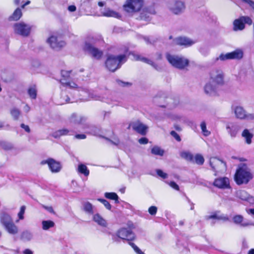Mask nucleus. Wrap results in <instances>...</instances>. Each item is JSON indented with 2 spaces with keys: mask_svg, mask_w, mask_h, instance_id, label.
<instances>
[{
  "mask_svg": "<svg viewBox=\"0 0 254 254\" xmlns=\"http://www.w3.org/2000/svg\"><path fill=\"white\" fill-rule=\"evenodd\" d=\"M236 196L242 200L246 201L252 204H254V196L250 195L244 190H239L237 191Z\"/></svg>",
  "mask_w": 254,
  "mask_h": 254,
  "instance_id": "a211bd4d",
  "label": "nucleus"
},
{
  "mask_svg": "<svg viewBox=\"0 0 254 254\" xmlns=\"http://www.w3.org/2000/svg\"><path fill=\"white\" fill-rule=\"evenodd\" d=\"M10 113L13 119L15 120H17L20 114V112L18 109L13 108L11 110Z\"/></svg>",
  "mask_w": 254,
  "mask_h": 254,
  "instance_id": "37998d69",
  "label": "nucleus"
},
{
  "mask_svg": "<svg viewBox=\"0 0 254 254\" xmlns=\"http://www.w3.org/2000/svg\"><path fill=\"white\" fill-rule=\"evenodd\" d=\"M42 164H47L51 171L53 173H57L60 171L61 166L60 164L55 160L50 158L42 161Z\"/></svg>",
  "mask_w": 254,
  "mask_h": 254,
  "instance_id": "f3484780",
  "label": "nucleus"
},
{
  "mask_svg": "<svg viewBox=\"0 0 254 254\" xmlns=\"http://www.w3.org/2000/svg\"><path fill=\"white\" fill-rule=\"evenodd\" d=\"M168 6L175 14L182 12L185 8V3L183 1H169Z\"/></svg>",
  "mask_w": 254,
  "mask_h": 254,
  "instance_id": "4468645a",
  "label": "nucleus"
},
{
  "mask_svg": "<svg viewBox=\"0 0 254 254\" xmlns=\"http://www.w3.org/2000/svg\"><path fill=\"white\" fill-rule=\"evenodd\" d=\"M13 221L11 217L7 213H2L0 215V222L4 226Z\"/></svg>",
  "mask_w": 254,
  "mask_h": 254,
  "instance_id": "cd10ccee",
  "label": "nucleus"
},
{
  "mask_svg": "<svg viewBox=\"0 0 254 254\" xmlns=\"http://www.w3.org/2000/svg\"><path fill=\"white\" fill-rule=\"evenodd\" d=\"M3 227L7 233L10 234L15 235L18 232V228L13 221L4 226Z\"/></svg>",
  "mask_w": 254,
  "mask_h": 254,
  "instance_id": "393cba45",
  "label": "nucleus"
},
{
  "mask_svg": "<svg viewBox=\"0 0 254 254\" xmlns=\"http://www.w3.org/2000/svg\"><path fill=\"white\" fill-rule=\"evenodd\" d=\"M252 23L253 20L250 17L243 16L234 20L233 29L234 31L242 30L245 27V24L251 25Z\"/></svg>",
  "mask_w": 254,
  "mask_h": 254,
  "instance_id": "39448f33",
  "label": "nucleus"
},
{
  "mask_svg": "<svg viewBox=\"0 0 254 254\" xmlns=\"http://www.w3.org/2000/svg\"><path fill=\"white\" fill-rule=\"evenodd\" d=\"M247 213L253 216H254V208L246 209Z\"/></svg>",
  "mask_w": 254,
  "mask_h": 254,
  "instance_id": "680f3d73",
  "label": "nucleus"
},
{
  "mask_svg": "<svg viewBox=\"0 0 254 254\" xmlns=\"http://www.w3.org/2000/svg\"><path fill=\"white\" fill-rule=\"evenodd\" d=\"M24 110L26 112H28L30 110V108L28 105H26L24 107Z\"/></svg>",
  "mask_w": 254,
  "mask_h": 254,
  "instance_id": "774afa93",
  "label": "nucleus"
},
{
  "mask_svg": "<svg viewBox=\"0 0 254 254\" xmlns=\"http://www.w3.org/2000/svg\"><path fill=\"white\" fill-rule=\"evenodd\" d=\"M13 27L15 33L23 36H28L31 30L30 26L22 22L15 23Z\"/></svg>",
  "mask_w": 254,
  "mask_h": 254,
  "instance_id": "423d86ee",
  "label": "nucleus"
},
{
  "mask_svg": "<svg viewBox=\"0 0 254 254\" xmlns=\"http://www.w3.org/2000/svg\"><path fill=\"white\" fill-rule=\"evenodd\" d=\"M83 209L88 213L92 214L93 213V206L91 203L89 202H85L83 203Z\"/></svg>",
  "mask_w": 254,
  "mask_h": 254,
  "instance_id": "e433bc0d",
  "label": "nucleus"
},
{
  "mask_svg": "<svg viewBox=\"0 0 254 254\" xmlns=\"http://www.w3.org/2000/svg\"><path fill=\"white\" fill-rule=\"evenodd\" d=\"M252 175L245 165L239 168L235 175V180L238 185L248 183Z\"/></svg>",
  "mask_w": 254,
  "mask_h": 254,
  "instance_id": "7ed1b4c3",
  "label": "nucleus"
},
{
  "mask_svg": "<svg viewBox=\"0 0 254 254\" xmlns=\"http://www.w3.org/2000/svg\"><path fill=\"white\" fill-rule=\"evenodd\" d=\"M28 94L31 99H35L36 98L37 88L35 85H32L29 87Z\"/></svg>",
  "mask_w": 254,
  "mask_h": 254,
  "instance_id": "473e14b6",
  "label": "nucleus"
},
{
  "mask_svg": "<svg viewBox=\"0 0 254 254\" xmlns=\"http://www.w3.org/2000/svg\"><path fill=\"white\" fill-rule=\"evenodd\" d=\"M86 136L84 134H78L75 135V138L78 139H85Z\"/></svg>",
  "mask_w": 254,
  "mask_h": 254,
  "instance_id": "4d7b16f0",
  "label": "nucleus"
},
{
  "mask_svg": "<svg viewBox=\"0 0 254 254\" xmlns=\"http://www.w3.org/2000/svg\"><path fill=\"white\" fill-rule=\"evenodd\" d=\"M69 103V98L66 95H64L63 94L61 97V101L60 102V104H64L66 103Z\"/></svg>",
  "mask_w": 254,
  "mask_h": 254,
  "instance_id": "09e8293b",
  "label": "nucleus"
},
{
  "mask_svg": "<svg viewBox=\"0 0 254 254\" xmlns=\"http://www.w3.org/2000/svg\"><path fill=\"white\" fill-rule=\"evenodd\" d=\"M176 42L179 45L189 47L195 43L196 42L185 37H180L176 39Z\"/></svg>",
  "mask_w": 254,
  "mask_h": 254,
  "instance_id": "aec40b11",
  "label": "nucleus"
},
{
  "mask_svg": "<svg viewBox=\"0 0 254 254\" xmlns=\"http://www.w3.org/2000/svg\"><path fill=\"white\" fill-rule=\"evenodd\" d=\"M104 196L107 199L114 200L116 203H119V196L115 192H105Z\"/></svg>",
  "mask_w": 254,
  "mask_h": 254,
  "instance_id": "72a5a7b5",
  "label": "nucleus"
},
{
  "mask_svg": "<svg viewBox=\"0 0 254 254\" xmlns=\"http://www.w3.org/2000/svg\"><path fill=\"white\" fill-rule=\"evenodd\" d=\"M213 185L222 189H226L230 188L229 179L227 177H220L216 179L214 182Z\"/></svg>",
  "mask_w": 254,
  "mask_h": 254,
  "instance_id": "dca6fc26",
  "label": "nucleus"
},
{
  "mask_svg": "<svg viewBox=\"0 0 254 254\" xmlns=\"http://www.w3.org/2000/svg\"><path fill=\"white\" fill-rule=\"evenodd\" d=\"M243 56V52L240 49H237L234 51L228 53L226 54H221L217 58V60L225 61L231 59H240Z\"/></svg>",
  "mask_w": 254,
  "mask_h": 254,
  "instance_id": "ddd939ff",
  "label": "nucleus"
},
{
  "mask_svg": "<svg viewBox=\"0 0 254 254\" xmlns=\"http://www.w3.org/2000/svg\"><path fill=\"white\" fill-rule=\"evenodd\" d=\"M47 43L50 47L56 50H59L66 45L65 41L60 36H51L47 39Z\"/></svg>",
  "mask_w": 254,
  "mask_h": 254,
  "instance_id": "0eeeda50",
  "label": "nucleus"
},
{
  "mask_svg": "<svg viewBox=\"0 0 254 254\" xmlns=\"http://www.w3.org/2000/svg\"><path fill=\"white\" fill-rule=\"evenodd\" d=\"M210 165L212 169L216 172H222L226 170V163L217 158H211Z\"/></svg>",
  "mask_w": 254,
  "mask_h": 254,
  "instance_id": "9d476101",
  "label": "nucleus"
},
{
  "mask_svg": "<svg viewBox=\"0 0 254 254\" xmlns=\"http://www.w3.org/2000/svg\"><path fill=\"white\" fill-rule=\"evenodd\" d=\"M117 236L122 239L128 241L132 240L135 238V235L132 231L125 228L119 229L117 232Z\"/></svg>",
  "mask_w": 254,
  "mask_h": 254,
  "instance_id": "2eb2a0df",
  "label": "nucleus"
},
{
  "mask_svg": "<svg viewBox=\"0 0 254 254\" xmlns=\"http://www.w3.org/2000/svg\"><path fill=\"white\" fill-rule=\"evenodd\" d=\"M101 13L103 16L106 17H113L115 18H120L121 17L119 13L109 8L101 9Z\"/></svg>",
  "mask_w": 254,
  "mask_h": 254,
  "instance_id": "5701e85b",
  "label": "nucleus"
},
{
  "mask_svg": "<svg viewBox=\"0 0 254 254\" xmlns=\"http://www.w3.org/2000/svg\"><path fill=\"white\" fill-rule=\"evenodd\" d=\"M157 211V207L155 206H151L148 209V212L152 215H155Z\"/></svg>",
  "mask_w": 254,
  "mask_h": 254,
  "instance_id": "8fccbe9b",
  "label": "nucleus"
},
{
  "mask_svg": "<svg viewBox=\"0 0 254 254\" xmlns=\"http://www.w3.org/2000/svg\"><path fill=\"white\" fill-rule=\"evenodd\" d=\"M156 173L159 177H161L163 179H165L167 178L168 175L166 173L163 172L161 170H157Z\"/></svg>",
  "mask_w": 254,
  "mask_h": 254,
  "instance_id": "3c124183",
  "label": "nucleus"
},
{
  "mask_svg": "<svg viewBox=\"0 0 254 254\" xmlns=\"http://www.w3.org/2000/svg\"><path fill=\"white\" fill-rule=\"evenodd\" d=\"M33 239V234L28 230L23 231L20 235V239L24 242L30 241Z\"/></svg>",
  "mask_w": 254,
  "mask_h": 254,
  "instance_id": "c756f323",
  "label": "nucleus"
},
{
  "mask_svg": "<svg viewBox=\"0 0 254 254\" xmlns=\"http://www.w3.org/2000/svg\"><path fill=\"white\" fill-rule=\"evenodd\" d=\"M23 253L24 254H33V252L31 250L28 249H25V250H24Z\"/></svg>",
  "mask_w": 254,
  "mask_h": 254,
  "instance_id": "69168bd1",
  "label": "nucleus"
},
{
  "mask_svg": "<svg viewBox=\"0 0 254 254\" xmlns=\"http://www.w3.org/2000/svg\"><path fill=\"white\" fill-rule=\"evenodd\" d=\"M169 185L172 188H173V189L176 190H179V186L174 182L172 181V182H170L169 183Z\"/></svg>",
  "mask_w": 254,
  "mask_h": 254,
  "instance_id": "5fc2aeb1",
  "label": "nucleus"
},
{
  "mask_svg": "<svg viewBox=\"0 0 254 254\" xmlns=\"http://www.w3.org/2000/svg\"><path fill=\"white\" fill-rule=\"evenodd\" d=\"M68 10L70 12H73L75 11L76 9V7L74 5H69L68 8Z\"/></svg>",
  "mask_w": 254,
  "mask_h": 254,
  "instance_id": "e2e57ef3",
  "label": "nucleus"
},
{
  "mask_svg": "<svg viewBox=\"0 0 254 254\" xmlns=\"http://www.w3.org/2000/svg\"><path fill=\"white\" fill-rule=\"evenodd\" d=\"M97 200L101 202L107 209L111 210V205L107 200L102 198H98Z\"/></svg>",
  "mask_w": 254,
  "mask_h": 254,
  "instance_id": "a18cd8bd",
  "label": "nucleus"
},
{
  "mask_svg": "<svg viewBox=\"0 0 254 254\" xmlns=\"http://www.w3.org/2000/svg\"><path fill=\"white\" fill-rule=\"evenodd\" d=\"M170 134L173 136L178 141H180L181 139L179 135L175 131H171Z\"/></svg>",
  "mask_w": 254,
  "mask_h": 254,
  "instance_id": "864d4df0",
  "label": "nucleus"
},
{
  "mask_svg": "<svg viewBox=\"0 0 254 254\" xmlns=\"http://www.w3.org/2000/svg\"><path fill=\"white\" fill-rule=\"evenodd\" d=\"M66 84L67 86H68L70 88H77V85L73 82L67 83Z\"/></svg>",
  "mask_w": 254,
  "mask_h": 254,
  "instance_id": "bf43d9fd",
  "label": "nucleus"
},
{
  "mask_svg": "<svg viewBox=\"0 0 254 254\" xmlns=\"http://www.w3.org/2000/svg\"><path fill=\"white\" fill-rule=\"evenodd\" d=\"M131 55L133 56L134 60L140 61L146 63L150 65H151L157 70H158L157 66L152 61L148 60L145 58L142 57L141 56L135 53H132Z\"/></svg>",
  "mask_w": 254,
  "mask_h": 254,
  "instance_id": "b1692460",
  "label": "nucleus"
},
{
  "mask_svg": "<svg viewBox=\"0 0 254 254\" xmlns=\"http://www.w3.org/2000/svg\"><path fill=\"white\" fill-rule=\"evenodd\" d=\"M193 161L198 165H202L204 163V159L203 156L200 154H197L194 158L193 157Z\"/></svg>",
  "mask_w": 254,
  "mask_h": 254,
  "instance_id": "79ce46f5",
  "label": "nucleus"
},
{
  "mask_svg": "<svg viewBox=\"0 0 254 254\" xmlns=\"http://www.w3.org/2000/svg\"><path fill=\"white\" fill-rule=\"evenodd\" d=\"M242 136L244 138L247 144H250L252 143V139L253 137V134L251 133L248 129H244L242 132Z\"/></svg>",
  "mask_w": 254,
  "mask_h": 254,
  "instance_id": "7c9ffc66",
  "label": "nucleus"
},
{
  "mask_svg": "<svg viewBox=\"0 0 254 254\" xmlns=\"http://www.w3.org/2000/svg\"><path fill=\"white\" fill-rule=\"evenodd\" d=\"M26 210V207L24 205H23L20 207V211L18 212L17 215L18 217V220H16V222H18L19 220H23L24 218V213Z\"/></svg>",
  "mask_w": 254,
  "mask_h": 254,
  "instance_id": "a19ab883",
  "label": "nucleus"
},
{
  "mask_svg": "<svg viewBox=\"0 0 254 254\" xmlns=\"http://www.w3.org/2000/svg\"><path fill=\"white\" fill-rule=\"evenodd\" d=\"M110 141L112 144L115 145H118L120 143V141L119 139H116L115 141L110 140Z\"/></svg>",
  "mask_w": 254,
  "mask_h": 254,
  "instance_id": "338daca9",
  "label": "nucleus"
},
{
  "mask_svg": "<svg viewBox=\"0 0 254 254\" xmlns=\"http://www.w3.org/2000/svg\"><path fill=\"white\" fill-rule=\"evenodd\" d=\"M86 118L77 114L73 113L69 118V122L72 125H80L83 123Z\"/></svg>",
  "mask_w": 254,
  "mask_h": 254,
  "instance_id": "412c9836",
  "label": "nucleus"
},
{
  "mask_svg": "<svg viewBox=\"0 0 254 254\" xmlns=\"http://www.w3.org/2000/svg\"><path fill=\"white\" fill-rule=\"evenodd\" d=\"M126 60L127 58L125 55L118 56H110L106 60V66L109 70L114 72L119 68Z\"/></svg>",
  "mask_w": 254,
  "mask_h": 254,
  "instance_id": "f03ea898",
  "label": "nucleus"
},
{
  "mask_svg": "<svg viewBox=\"0 0 254 254\" xmlns=\"http://www.w3.org/2000/svg\"><path fill=\"white\" fill-rule=\"evenodd\" d=\"M86 127H87V128H88V129L86 130L85 131V132L86 133H89V134H93V135H96L97 133V128L95 127L94 126H90L88 125H85Z\"/></svg>",
  "mask_w": 254,
  "mask_h": 254,
  "instance_id": "ea45409f",
  "label": "nucleus"
},
{
  "mask_svg": "<svg viewBox=\"0 0 254 254\" xmlns=\"http://www.w3.org/2000/svg\"><path fill=\"white\" fill-rule=\"evenodd\" d=\"M209 219H216L223 221H227L229 220L228 217L224 214H221L220 212H216L214 214L210 215L208 217Z\"/></svg>",
  "mask_w": 254,
  "mask_h": 254,
  "instance_id": "c85d7f7f",
  "label": "nucleus"
},
{
  "mask_svg": "<svg viewBox=\"0 0 254 254\" xmlns=\"http://www.w3.org/2000/svg\"><path fill=\"white\" fill-rule=\"evenodd\" d=\"M22 14L21 9L17 8L14 10L12 14L9 17L8 20L9 21H17L21 18Z\"/></svg>",
  "mask_w": 254,
  "mask_h": 254,
  "instance_id": "2f4dec72",
  "label": "nucleus"
},
{
  "mask_svg": "<svg viewBox=\"0 0 254 254\" xmlns=\"http://www.w3.org/2000/svg\"><path fill=\"white\" fill-rule=\"evenodd\" d=\"M44 208L51 213H54V210L52 206H44Z\"/></svg>",
  "mask_w": 254,
  "mask_h": 254,
  "instance_id": "0e129e2a",
  "label": "nucleus"
},
{
  "mask_svg": "<svg viewBox=\"0 0 254 254\" xmlns=\"http://www.w3.org/2000/svg\"><path fill=\"white\" fill-rule=\"evenodd\" d=\"M1 147L5 150H9L12 148V146L11 144L7 143L6 142H2L1 143Z\"/></svg>",
  "mask_w": 254,
  "mask_h": 254,
  "instance_id": "603ef678",
  "label": "nucleus"
},
{
  "mask_svg": "<svg viewBox=\"0 0 254 254\" xmlns=\"http://www.w3.org/2000/svg\"><path fill=\"white\" fill-rule=\"evenodd\" d=\"M93 220L98 225L102 227H106L107 226L106 220L99 213H96L93 215Z\"/></svg>",
  "mask_w": 254,
  "mask_h": 254,
  "instance_id": "a878e982",
  "label": "nucleus"
},
{
  "mask_svg": "<svg viewBox=\"0 0 254 254\" xmlns=\"http://www.w3.org/2000/svg\"><path fill=\"white\" fill-rule=\"evenodd\" d=\"M84 51L88 52L91 56L97 60L100 59L103 56V52L98 49L93 47L90 43L85 42L83 47Z\"/></svg>",
  "mask_w": 254,
  "mask_h": 254,
  "instance_id": "9b49d317",
  "label": "nucleus"
},
{
  "mask_svg": "<svg viewBox=\"0 0 254 254\" xmlns=\"http://www.w3.org/2000/svg\"><path fill=\"white\" fill-rule=\"evenodd\" d=\"M21 127L23 128L26 132H29L30 131V129L28 126L24 124H22L20 125Z\"/></svg>",
  "mask_w": 254,
  "mask_h": 254,
  "instance_id": "13d9d810",
  "label": "nucleus"
},
{
  "mask_svg": "<svg viewBox=\"0 0 254 254\" xmlns=\"http://www.w3.org/2000/svg\"><path fill=\"white\" fill-rule=\"evenodd\" d=\"M127 128H132L133 130L143 135L146 134L148 129V127L138 120L131 122Z\"/></svg>",
  "mask_w": 254,
  "mask_h": 254,
  "instance_id": "1a4fd4ad",
  "label": "nucleus"
},
{
  "mask_svg": "<svg viewBox=\"0 0 254 254\" xmlns=\"http://www.w3.org/2000/svg\"><path fill=\"white\" fill-rule=\"evenodd\" d=\"M74 132V131L72 129L62 128L54 132L53 133V136L55 138H59L64 135H72Z\"/></svg>",
  "mask_w": 254,
  "mask_h": 254,
  "instance_id": "4be33fe9",
  "label": "nucleus"
},
{
  "mask_svg": "<svg viewBox=\"0 0 254 254\" xmlns=\"http://www.w3.org/2000/svg\"><path fill=\"white\" fill-rule=\"evenodd\" d=\"M42 229L44 230H48L55 226V223L51 220H44L42 222Z\"/></svg>",
  "mask_w": 254,
  "mask_h": 254,
  "instance_id": "f704fd0d",
  "label": "nucleus"
},
{
  "mask_svg": "<svg viewBox=\"0 0 254 254\" xmlns=\"http://www.w3.org/2000/svg\"><path fill=\"white\" fill-rule=\"evenodd\" d=\"M246 4L254 9V1H243Z\"/></svg>",
  "mask_w": 254,
  "mask_h": 254,
  "instance_id": "052dcab7",
  "label": "nucleus"
},
{
  "mask_svg": "<svg viewBox=\"0 0 254 254\" xmlns=\"http://www.w3.org/2000/svg\"><path fill=\"white\" fill-rule=\"evenodd\" d=\"M241 129L240 126L235 123H228L226 126V129L231 137H235L239 130Z\"/></svg>",
  "mask_w": 254,
  "mask_h": 254,
  "instance_id": "6ab92c4d",
  "label": "nucleus"
},
{
  "mask_svg": "<svg viewBox=\"0 0 254 254\" xmlns=\"http://www.w3.org/2000/svg\"><path fill=\"white\" fill-rule=\"evenodd\" d=\"M180 156L182 158L187 161L193 162V156L192 154L189 151H183L181 152Z\"/></svg>",
  "mask_w": 254,
  "mask_h": 254,
  "instance_id": "c9c22d12",
  "label": "nucleus"
},
{
  "mask_svg": "<svg viewBox=\"0 0 254 254\" xmlns=\"http://www.w3.org/2000/svg\"><path fill=\"white\" fill-rule=\"evenodd\" d=\"M235 115L237 118L241 120H254V113L247 114L246 111L241 106H236L234 109Z\"/></svg>",
  "mask_w": 254,
  "mask_h": 254,
  "instance_id": "f8f14e48",
  "label": "nucleus"
},
{
  "mask_svg": "<svg viewBox=\"0 0 254 254\" xmlns=\"http://www.w3.org/2000/svg\"><path fill=\"white\" fill-rule=\"evenodd\" d=\"M166 58L168 62L177 68L182 69L188 66L189 61L187 59L181 56L167 54Z\"/></svg>",
  "mask_w": 254,
  "mask_h": 254,
  "instance_id": "20e7f679",
  "label": "nucleus"
},
{
  "mask_svg": "<svg viewBox=\"0 0 254 254\" xmlns=\"http://www.w3.org/2000/svg\"><path fill=\"white\" fill-rule=\"evenodd\" d=\"M202 133L204 136H207L210 134V131L207 129L205 122H202L200 125Z\"/></svg>",
  "mask_w": 254,
  "mask_h": 254,
  "instance_id": "58836bf2",
  "label": "nucleus"
},
{
  "mask_svg": "<svg viewBox=\"0 0 254 254\" xmlns=\"http://www.w3.org/2000/svg\"><path fill=\"white\" fill-rule=\"evenodd\" d=\"M224 84V74L222 70H212L210 73V81L204 87L205 92L210 96L216 95L219 91L220 86Z\"/></svg>",
  "mask_w": 254,
  "mask_h": 254,
  "instance_id": "f257e3e1",
  "label": "nucleus"
},
{
  "mask_svg": "<svg viewBox=\"0 0 254 254\" xmlns=\"http://www.w3.org/2000/svg\"><path fill=\"white\" fill-rule=\"evenodd\" d=\"M142 5L143 1H127L124 5V9L126 12L132 13L139 11Z\"/></svg>",
  "mask_w": 254,
  "mask_h": 254,
  "instance_id": "6e6552de",
  "label": "nucleus"
},
{
  "mask_svg": "<svg viewBox=\"0 0 254 254\" xmlns=\"http://www.w3.org/2000/svg\"><path fill=\"white\" fill-rule=\"evenodd\" d=\"M233 219L235 223L240 224L243 221V217L241 215H237L235 216Z\"/></svg>",
  "mask_w": 254,
  "mask_h": 254,
  "instance_id": "49530a36",
  "label": "nucleus"
},
{
  "mask_svg": "<svg viewBox=\"0 0 254 254\" xmlns=\"http://www.w3.org/2000/svg\"><path fill=\"white\" fill-rule=\"evenodd\" d=\"M148 139L145 137H142L138 140L139 143L141 144H146L148 143Z\"/></svg>",
  "mask_w": 254,
  "mask_h": 254,
  "instance_id": "6e6d98bb",
  "label": "nucleus"
},
{
  "mask_svg": "<svg viewBox=\"0 0 254 254\" xmlns=\"http://www.w3.org/2000/svg\"><path fill=\"white\" fill-rule=\"evenodd\" d=\"M76 171L78 174L83 175L86 177L89 176L90 173L89 170L88 169L87 167L82 163H80L78 165Z\"/></svg>",
  "mask_w": 254,
  "mask_h": 254,
  "instance_id": "bb28decb",
  "label": "nucleus"
},
{
  "mask_svg": "<svg viewBox=\"0 0 254 254\" xmlns=\"http://www.w3.org/2000/svg\"><path fill=\"white\" fill-rule=\"evenodd\" d=\"M93 98L96 100H99L107 103L108 104H112V102L107 97H101L100 96H96Z\"/></svg>",
  "mask_w": 254,
  "mask_h": 254,
  "instance_id": "c03bdc74",
  "label": "nucleus"
},
{
  "mask_svg": "<svg viewBox=\"0 0 254 254\" xmlns=\"http://www.w3.org/2000/svg\"><path fill=\"white\" fill-rule=\"evenodd\" d=\"M164 152V150L158 146H154L151 149V153L155 155L162 156L163 155Z\"/></svg>",
  "mask_w": 254,
  "mask_h": 254,
  "instance_id": "4c0bfd02",
  "label": "nucleus"
},
{
  "mask_svg": "<svg viewBox=\"0 0 254 254\" xmlns=\"http://www.w3.org/2000/svg\"><path fill=\"white\" fill-rule=\"evenodd\" d=\"M129 245L130 246L133 248L134 251L137 254H145L143 252L141 251V250L139 249V248L136 246L134 243H129Z\"/></svg>",
  "mask_w": 254,
  "mask_h": 254,
  "instance_id": "de8ad7c7",
  "label": "nucleus"
}]
</instances>
